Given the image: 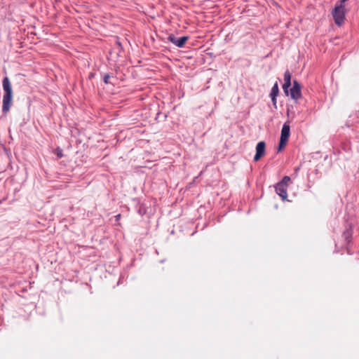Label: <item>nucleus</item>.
I'll return each instance as SVG.
<instances>
[{
  "instance_id": "8",
  "label": "nucleus",
  "mask_w": 359,
  "mask_h": 359,
  "mask_svg": "<svg viewBox=\"0 0 359 359\" xmlns=\"http://www.w3.org/2000/svg\"><path fill=\"white\" fill-rule=\"evenodd\" d=\"M291 86V74L289 71H286L284 74V84L283 88L286 95H288L289 88Z\"/></svg>"
},
{
  "instance_id": "1",
  "label": "nucleus",
  "mask_w": 359,
  "mask_h": 359,
  "mask_svg": "<svg viewBox=\"0 0 359 359\" xmlns=\"http://www.w3.org/2000/svg\"><path fill=\"white\" fill-rule=\"evenodd\" d=\"M3 89L5 92L3 96L2 111L7 113L11 108L13 100V90L11 83L8 76L4 78L2 81Z\"/></svg>"
},
{
  "instance_id": "9",
  "label": "nucleus",
  "mask_w": 359,
  "mask_h": 359,
  "mask_svg": "<svg viewBox=\"0 0 359 359\" xmlns=\"http://www.w3.org/2000/svg\"><path fill=\"white\" fill-rule=\"evenodd\" d=\"M278 93H279L278 85L277 83H276L273 85V86L272 87L271 91L270 93V96L271 97L272 102H273V105L275 106V107H276V102H277L276 97L278 96Z\"/></svg>"
},
{
  "instance_id": "5",
  "label": "nucleus",
  "mask_w": 359,
  "mask_h": 359,
  "mask_svg": "<svg viewBox=\"0 0 359 359\" xmlns=\"http://www.w3.org/2000/svg\"><path fill=\"white\" fill-rule=\"evenodd\" d=\"M290 96L293 100H297L302 97L301 86L297 81H293V86L290 89Z\"/></svg>"
},
{
  "instance_id": "3",
  "label": "nucleus",
  "mask_w": 359,
  "mask_h": 359,
  "mask_svg": "<svg viewBox=\"0 0 359 359\" xmlns=\"http://www.w3.org/2000/svg\"><path fill=\"white\" fill-rule=\"evenodd\" d=\"M345 8L342 4L337 5L332 12V15L334 20V22L338 25L341 26L345 19Z\"/></svg>"
},
{
  "instance_id": "11",
  "label": "nucleus",
  "mask_w": 359,
  "mask_h": 359,
  "mask_svg": "<svg viewBox=\"0 0 359 359\" xmlns=\"http://www.w3.org/2000/svg\"><path fill=\"white\" fill-rule=\"evenodd\" d=\"M109 79H110V75L107 74L104 76V82L107 84V83H109L110 81H109Z\"/></svg>"
},
{
  "instance_id": "10",
  "label": "nucleus",
  "mask_w": 359,
  "mask_h": 359,
  "mask_svg": "<svg viewBox=\"0 0 359 359\" xmlns=\"http://www.w3.org/2000/svg\"><path fill=\"white\" fill-rule=\"evenodd\" d=\"M352 233L351 230H346L344 232L343 236L346 238V240H348L349 238L351 237Z\"/></svg>"
},
{
  "instance_id": "2",
  "label": "nucleus",
  "mask_w": 359,
  "mask_h": 359,
  "mask_svg": "<svg viewBox=\"0 0 359 359\" xmlns=\"http://www.w3.org/2000/svg\"><path fill=\"white\" fill-rule=\"evenodd\" d=\"M290 182V177L285 176L276 186V191L283 200H285L287 197V187Z\"/></svg>"
},
{
  "instance_id": "6",
  "label": "nucleus",
  "mask_w": 359,
  "mask_h": 359,
  "mask_svg": "<svg viewBox=\"0 0 359 359\" xmlns=\"http://www.w3.org/2000/svg\"><path fill=\"white\" fill-rule=\"evenodd\" d=\"M168 39L177 47L182 48L188 41L189 36H184L182 37L177 38L174 35L171 34L169 35Z\"/></svg>"
},
{
  "instance_id": "14",
  "label": "nucleus",
  "mask_w": 359,
  "mask_h": 359,
  "mask_svg": "<svg viewBox=\"0 0 359 359\" xmlns=\"http://www.w3.org/2000/svg\"><path fill=\"white\" fill-rule=\"evenodd\" d=\"M120 215H117V219H119Z\"/></svg>"
},
{
  "instance_id": "12",
  "label": "nucleus",
  "mask_w": 359,
  "mask_h": 359,
  "mask_svg": "<svg viewBox=\"0 0 359 359\" xmlns=\"http://www.w3.org/2000/svg\"><path fill=\"white\" fill-rule=\"evenodd\" d=\"M57 156H58L60 158H61V157L62 156V154L61 153H60V154H57Z\"/></svg>"
},
{
  "instance_id": "7",
  "label": "nucleus",
  "mask_w": 359,
  "mask_h": 359,
  "mask_svg": "<svg viewBox=\"0 0 359 359\" xmlns=\"http://www.w3.org/2000/svg\"><path fill=\"white\" fill-rule=\"evenodd\" d=\"M266 144L262 141L257 143L256 147V154L254 156V161H258L265 154Z\"/></svg>"
},
{
  "instance_id": "13",
  "label": "nucleus",
  "mask_w": 359,
  "mask_h": 359,
  "mask_svg": "<svg viewBox=\"0 0 359 359\" xmlns=\"http://www.w3.org/2000/svg\"><path fill=\"white\" fill-rule=\"evenodd\" d=\"M120 215H117V219H119Z\"/></svg>"
},
{
  "instance_id": "4",
  "label": "nucleus",
  "mask_w": 359,
  "mask_h": 359,
  "mask_svg": "<svg viewBox=\"0 0 359 359\" xmlns=\"http://www.w3.org/2000/svg\"><path fill=\"white\" fill-rule=\"evenodd\" d=\"M290 128L287 123H285L283 126L278 145V151H280L287 143L290 137Z\"/></svg>"
}]
</instances>
